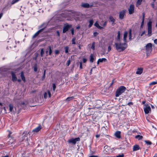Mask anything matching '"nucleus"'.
Returning a JSON list of instances; mask_svg holds the SVG:
<instances>
[{
  "mask_svg": "<svg viewBox=\"0 0 157 157\" xmlns=\"http://www.w3.org/2000/svg\"><path fill=\"white\" fill-rule=\"evenodd\" d=\"M115 44L117 50L119 52L123 51L127 47V44L125 43L123 44L116 43Z\"/></svg>",
  "mask_w": 157,
  "mask_h": 157,
  "instance_id": "nucleus-1",
  "label": "nucleus"
},
{
  "mask_svg": "<svg viewBox=\"0 0 157 157\" xmlns=\"http://www.w3.org/2000/svg\"><path fill=\"white\" fill-rule=\"evenodd\" d=\"M126 90V88L123 86H121L117 90L116 93V96L118 97L124 93Z\"/></svg>",
  "mask_w": 157,
  "mask_h": 157,
  "instance_id": "nucleus-2",
  "label": "nucleus"
},
{
  "mask_svg": "<svg viewBox=\"0 0 157 157\" xmlns=\"http://www.w3.org/2000/svg\"><path fill=\"white\" fill-rule=\"evenodd\" d=\"M152 22L151 21H149L147 23V35L148 36H150L151 35L152 33Z\"/></svg>",
  "mask_w": 157,
  "mask_h": 157,
  "instance_id": "nucleus-3",
  "label": "nucleus"
},
{
  "mask_svg": "<svg viewBox=\"0 0 157 157\" xmlns=\"http://www.w3.org/2000/svg\"><path fill=\"white\" fill-rule=\"evenodd\" d=\"M144 109L146 114H148L151 112V108L150 106L148 104H146L144 105Z\"/></svg>",
  "mask_w": 157,
  "mask_h": 157,
  "instance_id": "nucleus-4",
  "label": "nucleus"
},
{
  "mask_svg": "<svg viewBox=\"0 0 157 157\" xmlns=\"http://www.w3.org/2000/svg\"><path fill=\"white\" fill-rule=\"evenodd\" d=\"M152 44L150 43L147 44L146 46V49L147 54L150 53L152 51Z\"/></svg>",
  "mask_w": 157,
  "mask_h": 157,
  "instance_id": "nucleus-5",
  "label": "nucleus"
},
{
  "mask_svg": "<svg viewBox=\"0 0 157 157\" xmlns=\"http://www.w3.org/2000/svg\"><path fill=\"white\" fill-rule=\"evenodd\" d=\"M80 139L79 137L76 138L75 139L72 138L68 141V142L69 143H71L73 144H75L77 142L80 141Z\"/></svg>",
  "mask_w": 157,
  "mask_h": 157,
  "instance_id": "nucleus-6",
  "label": "nucleus"
},
{
  "mask_svg": "<svg viewBox=\"0 0 157 157\" xmlns=\"http://www.w3.org/2000/svg\"><path fill=\"white\" fill-rule=\"evenodd\" d=\"M29 134V132H24L22 134V136L20 138V141H23V140L25 141L27 140V136Z\"/></svg>",
  "mask_w": 157,
  "mask_h": 157,
  "instance_id": "nucleus-7",
  "label": "nucleus"
},
{
  "mask_svg": "<svg viewBox=\"0 0 157 157\" xmlns=\"http://www.w3.org/2000/svg\"><path fill=\"white\" fill-rule=\"evenodd\" d=\"M72 27L71 25H69L67 24H65L63 29V33H66L69 29Z\"/></svg>",
  "mask_w": 157,
  "mask_h": 157,
  "instance_id": "nucleus-8",
  "label": "nucleus"
},
{
  "mask_svg": "<svg viewBox=\"0 0 157 157\" xmlns=\"http://www.w3.org/2000/svg\"><path fill=\"white\" fill-rule=\"evenodd\" d=\"M134 6L133 5H131L128 8L129 13L130 14H132L134 13Z\"/></svg>",
  "mask_w": 157,
  "mask_h": 157,
  "instance_id": "nucleus-9",
  "label": "nucleus"
},
{
  "mask_svg": "<svg viewBox=\"0 0 157 157\" xmlns=\"http://www.w3.org/2000/svg\"><path fill=\"white\" fill-rule=\"evenodd\" d=\"M81 6L83 8H88L92 7L93 5H90L89 3H82L81 4Z\"/></svg>",
  "mask_w": 157,
  "mask_h": 157,
  "instance_id": "nucleus-10",
  "label": "nucleus"
},
{
  "mask_svg": "<svg viewBox=\"0 0 157 157\" xmlns=\"http://www.w3.org/2000/svg\"><path fill=\"white\" fill-rule=\"evenodd\" d=\"M126 10H124L121 11L119 13V18L122 19L124 18V16Z\"/></svg>",
  "mask_w": 157,
  "mask_h": 157,
  "instance_id": "nucleus-11",
  "label": "nucleus"
},
{
  "mask_svg": "<svg viewBox=\"0 0 157 157\" xmlns=\"http://www.w3.org/2000/svg\"><path fill=\"white\" fill-rule=\"evenodd\" d=\"M128 34V32L126 31H125L124 34L123 40L124 42L125 43L127 42L126 38L127 37Z\"/></svg>",
  "mask_w": 157,
  "mask_h": 157,
  "instance_id": "nucleus-12",
  "label": "nucleus"
},
{
  "mask_svg": "<svg viewBox=\"0 0 157 157\" xmlns=\"http://www.w3.org/2000/svg\"><path fill=\"white\" fill-rule=\"evenodd\" d=\"M121 132L120 131H117L114 133L115 136L117 138L120 139L121 138Z\"/></svg>",
  "mask_w": 157,
  "mask_h": 157,
  "instance_id": "nucleus-13",
  "label": "nucleus"
},
{
  "mask_svg": "<svg viewBox=\"0 0 157 157\" xmlns=\"http://www.w3.org/2000/svg\"><path fill=\"white\" fill-rule=\"evenodd\" d=\"M41 126L40 125H39L38 127L33 130V132L34 133L37 132L41 129Z\"/></svg>",
  "mask_w": 157,
  "mask_h": 157,
  "instance_id": "nucleus-14",
  "label": "nucleus"
},
{
  "mask_svg": "<svg viewBox=\"0 0 157 157\" xmlns=\"http://www.w3.org/2000/svg\"><path fill=\"white\" fill-rule=\"evenodd\" d=\"M45 28V27H44V28H42L41 29H40V30H38L37 32H36L33 35V38H35V37H36V36H37L40 33V32H42L43 30L44 29V28Z\"/></svg>",
  "mask_w": 157,
  "mask_h": 157,
  "instance_id": "nucleus-15",
  "label": "nucleus"
},
{
  "mask_svg": "<svg viewBox=\"0 0 157 157\" xmlns=\"http://www.w3.org/2000/svg\"><path fill=\"white\" fill-rule=\"evenodd\" d=\"M140 147L138 145H135L133 146V151H135L139 150Z\"/></svg>",
  "mask_w": 157,
  "mask_h": 157,
  "instance_id": "nucleus-16",
  "label": "nucleus"
},
{
  "mask_svg": "<svg viewBox=\"0 0 157 157\" xmlns=\"http://www.w3.org/2000/svg\"><path fill=\"white\" fill-rule=\"evenodd\" d=\"M12 80L13 82H15L17 80V78L16 76V75L14 73L12 72L11 73Z\"/></svg>",
  "mask_w": 157,
  "mask_h": 157,
  "instance_id": "nucleus-17",
  "label": "nucleus"
},
{
  "mask_svg": "<svg viewBox=\"0 0 157 157\" xmlns=\"http://www.w3.org/2000/svg\"><path fill=\"white\" fill-rule=\"evenodd\" d=\"M143 72V69L142 68H138L136 73L137 74L140 75Z\"/></svg>",
  "mask_w": 157,
  "mask_h": 157,
  "instance_id": "nucleus-18",
  "label": "nucleus"
},
{
  "mask_svg": "<svg viewBox=\"0 0 157 157\" xmlns=\"http://www.w3.org/2000/svg\"><path fill=\"white\" fill-rule=\"evenodd\" d=\"M21 77L22 79V80L25 82V78L24 76V73L23 72H21Z\"/></svg>",
  "mask_w": 157,
  "mask_h": 157,
  "instance_id": "nucleus-19",
  "label": "nucleus"
},
{
  "mask_svg": "<svg viewBox=\"0 0 157 157\" xmlns=\"http://www.w3.org/2000/svg\"><path fill=\"white\" fill-rule=\"evenodd\" d=\"M48 50H49V55H51L52 53V48L50 46H49L48 47Z\"/></svg>",
  "mask_w": 157,
  "mask_h": 157,
  "instance_id": "nucleus-20",
  "label": "nucleus"
},
{
  "mask_svg": "<svg viewBox=\"0 0 157 157\" xmlns=\"http://www.w3.org/2000/svg\"><path fill=\"white\" fill-rule=\"evenodd\" d=\"M129 40L130 41H131L132 40V30L131 29H130L129 30Z\"/></svg>",
  "mask_w": 157,
  "mask_h": 157,
  "instance_id": "nucleus-21",
  "label": "nucleus"
},
{
  "mask_svg": "<svg viewBox=\"0 0 157 157\" xmlns=\"http://www.w3.org/2000/svg\"><path fill=\"white\" fill-rule=\"evenodd\" d=\"M121 33L120 31H118V35L117 36V41H120V36H121Z\"/></svg>",
  "mask_w": 157,
  "mask_h": 157,
  "instance_id": "nucleus-22",
  "label": "nucleus"
},
{
  "mask_svg": "<svg viewBox=\"0 0 157 157\" xmlns=\"http://www.w3.org/2000/svg\"><path fill=\"white\" fill-rule=\"evenodd\" d=\"M94 58L93 55L92 54H91L90 55V61L91 63H93V62L94 60Z\"/></svg>",
  "mask_w": 157,
  "mask_h": 157,
  "instance_id": "nucleus-23",
  "label": "nucleus"
},
{
  "mask_svg": "<svg viewBox=\"0 0 157 157\" xmlns=\"http://www.w3.org/2000/svg\"><path fill=\"white\" fill-rule=\"evenodd\" d=\"M89 25L88 26H89V27L90 28L91 27L92 25L93 24V20H90L89 21Z\"/></svg>",
  "mask_w": 157,
  "mask_h": 157,
  "instance_id": "nucleus-24",
  "label": "nucleus"
},
{
  "mask_svg": "<svg viewBox=\"0 0 157 157\" xmlns=\"http://www.w3.org/2000/svg\"><path fill=\"white\" fill-rule=\"evenodd\" d=\"M143 0H137V1L136 2V6H138L140 5L141 3Z\"/></svg>",
  "mask_w": 157,
  "mask_h": 157,
  "instance_id": "nucleus-25",
  "label": "nucleus"
},
{
  "mask_svg": "<svg viewBox=\"0 0 157 157\" xmlns=\"http://www.w3.org/2000/svg\"><path fill=\"white\" fill-rule=\"evenodd\" d=\"M100 62L101 63L103 62H105L107 61V59L105 58H102L101 59H99Z\"/></svg>",
  "mask_w": 157,
  "mask_h": 157,
  "instance_id": "nucleus-26",
  "label": "nucleus"
},
{
  "mask_svg": "<svg viewBox=\"0 0 157 157\" xmlns=\"http://www.w3.org/2000/svg\"><path fill=\"white\" fill-rule=\"evenodd\" d=\"M73 97H68L66 99V101H70L71 100H72L73 99Z\"/></svg>",
  "mask_w": 157,
  "mask_h": 157,
  "instance_id": "nucleus-27",
  "label": "nucleus"
},
{
  "mask_svg": "<svg viewBox=\"0 0 157 157\" xmlns=\"http://www.w3.org/2000/svg\"><path fill=\"white\" fill-rule=\"evenodd\" d=\"M136 138L138 139L139 140L143 138V136H141L138 135L135 136Z\"/></svg>",
  "mask_w": 157,
  "mask_h": 157,
  "instance_id": "nucleus-28",
  "label": "nucleus"
},
{
  "mask_svg": "<svg viewBox=\"0 0 157 157\" xmlns=\"http://www.w3.org/2000/svg\"><path fill=\"white\" fill-rule=\"evenodd\" d=\"M157 83V81H153L151 82H150L149 84V85H154L156 84Z\"/></svg>",
  "mask_w": 157,
  "mask_h": 157,
  "instance_id": "nucleus-29",
  "label": "nucleus"
},
{
  "mask_svg": "<svg viewBox=\"0 0 157 157\" xmlns=\"http://www.w3.org/2000/svg\"><path fill=\"white\" fill-rule=\"evenodd\" d=\"M109 19L113 23H114L115 21V20L114 19V18L111 16L109 17Z\"/></svg>",
  "mask_w": 157,
  "mask_h": 157,
  "instance_id": "nucleus-30",
  "label": "nucleus"
},
{
  "mask_svg": "<svg viewBox=\"0 0 157 157\" xmlns=\"http://www.w3.org/2000/svg\"><path fill=\"white\" fill-rule=\"evenodd\" d=\"M13 106L11 104H10L9 105V110L10 112H11L13 109Z\"/></svg>",
  "mask_w": 157,
  "mask_h": 157,
  "instance_id": "nucleus-31",
  "label": "nucleus"
},
{
  "mask_svg": "<svg viewBox=\"0 0 157 157\" xmlns=\"http://www.w3.org/2000/svg\"><path fill=\"white\" fill-rule=\"evenodd\" d=\"M65 52L66 53H68V52L69 47L68 46H66L65 48Z\"/></svg>",
  "mask_w": 157,
  "mask_h": 157,
  "instance_id": "nucleus-32",
  "label": "nucleus"
},
{
  "mask_svg": "<svg viewBox=\"0 0 157 157\" xmlns=\"http://www.w3.org/2000/svg\"><path fill=\"white\" fill-rule=\"evenodd\" d=\"M20 0H13V1H12V2H11V4H14V3L17 2Z\"/></svg>",
  "mask_w": 157,
  "mask_h": 157,
  "instance_id": "nucleus-33",
  "label": "nucleus"
},
{
  "mask_svg": "<svg viewBox=\"0 0 157 157\" xmlns=\"http://www.w3.org/2000/svg\"><path fill=\"white\" fill-rule=\"evenodd\" d=\"M91 48L93 50H94L95 49V42H93L92 45V46L91 47Z\"/></svg>",
  "mask_w": 157,
  "mask_h": 157,
  "instance_id": "nucleus-34",
  "label": "nucleus"
},
{
  "mask_svg": "<svg viewBox=\"0 0 157 157\" xmlns=\"http://www.w3.org/2000/svg\"><path fill=\"white\" fill-rule=\"evenodd\" d=\"M33 70L34 71L36 72L37 71V67L36 64H35L33 67Z\"/></svg>",
  "mask_w": 157,
  "mask_h": 157,
  "instance_id": "nucleus-35",
  "label": "nucleus"
},
{
  "mask_svg": "<svg viewBox=\"0 0 157 157\" xmlns=\"http://www.w3.org/2000/svg\"><path fill=\"white\" fill-rule=\"evenodd\" d=\"M44 54V51L43 49L41 50L40 54L41 56H43Z\"/></svg>",
  "mask_w": 157,
  "mask_h": 157,
  "instance_id": "nucleus-36",
  "label": "nucleus"
},
{
  "mask_svg": "<svg viewBox=\"0 0 157 157\" xmlns=\"http://www.w3.org/2000/svg\"><path fill=\"white\" fill-rule=\"evenodd\" d=\"M145 142L147 144V145H151V142L148 141L146 140L145 141Z\"/></svg>",
  "mask_w": 157,
  "mask_h": 157,
  "instance_id": "nucleus-37",
  "label": "nucleus"
},
{
  "mask_svg": "<svg viewBox=\"0 0 157 157\" xmlns=\"http://www.w3.org/2000/svg\"><path fill=\"white\" fill-rule=\"evenodd\" d=\"M71 63V61L70 59H69L67 62V63H66V65H67V66H69V65Z\"/></svg>",
  "mask_w": 157,
  "mask_h": 157,
  "instance_id": "nucleus-38",
  "label": "nucleus"
},
{
  "mask_svg": "<svg viewBox=\"0 0 157 157\" xmlns=\"http://www.w3.org/2000/svg\"><path fill=\"white\" fill-rule=\"evenodd\" d=\"M144 20H143V19H142V21L141 22V27L142 28L143 27L144 25Z\"/></svg>",
  "mask_w": 157,
  "mask_h": 157,
  "instance_id": "nucleus-39",
  "label": "nucleus"
},
{
  "mask_svg": "<svg viewBox=\"0 0 157 157\" xmlns=\"http://www.w3.org/2000/svg\"><path fill=\"white\" fill-rule=\"evenodd\" d=\"M94 25L96 27H97V28L99 26V24H98V22H96L94 24Z\"/></svg>",
  "mask_w": 157,
  "mask_h": 157,
  "instance_id": "nucleus-40",
  "label": "nucleus"
},
{
  "mask_svg": "<svg viewBox=\"0 0 157 157\" xmlns=\"http://www.w3.org/2000/svg\"><path fill=\"white\" fill-rule=\"evenodd\" d=\"M75 38H73L72 39V44H75Z\"/></svg>",
  "mask_w": 157,
  "mask_h": 157,
  "instance_id": "nucleus-41",
  "label": "nucleus"
},
{
  "mask_svg": "<svg viewBox=\"0 0 157 157\" xmlns=\"http://www.w3.org/2000/svg\"><path fill=\"white\" fill-rule=\"evenodd\" d=\"M48 94L47 92H45L44 94V97L45 98H46L47 97Z\"/></svg>",
  "mask_w": 157,
  "mask_h": 157,
  "instance_id": "nucleus-42",
  "label": "nucleus"
},
{
  "mask_svg": "<svg viewBox=\"0 0 157 157\" xmlns=\"http://www.w3.org/2000/svg\"><path fill=\"white\" fill-rule=\"evenodd\" d=\"M55 53L56 54H58L59 53V51L58 50H56L55 51Z\"/></svg>",
  "mask_w": 157,
  "mask_h": 157,
  "instance_id": "nucleus-43",
  "label": "nucleus"
},
{
  "mask_svg": "<svg viewBox=\"0 0 157 157\" xmlns=\"http://www.w3.org/2000/svg\"><path fill=\"white\" fill-rule=\"evenodd\" d=\"M53 90H55L56 88V86L55 84L54 83L53 84Z\"/></svg>",
  "mask_w": 157,
  "mask_h": 157,
  "instance_id": "nucleus-44",
  "label": "nucleus"
},
{
  "mask_svg": "<svg viewBox=\"0 0 157 157\" xmlns=\"http://www.w3.org/2000/svg\"><path fill=\"white\" fill-rule=\"evenodd\" d=\"M71 34L72 35L74 34V29L73 28L71 29Z\"/></svg>",
  "mask_w": 157,
  "mask_h": 157,
  "instance_id": "nucleus-45",
  "label": "nucleus"
},
{
  "mask_svg": "<svg viewBox=\"0 0 157 157\" xmlns=\"http://www.w3.org/2000/svg\"><path fill=\"white\" fill-rule=\"evenodd\" d=\"M47 94H48V95L49 97V98L50 97H51V93L50 92V91H48Z\"/></svg>",
  "mask_w": 157,
  "mask_h": 157,
  "instance_id": "nucleus-46",
  "label": "nucleus"
},
{
  "mask_svg": "<svg viewBox=\"0 0 157 157\" xmlns=\"http://www.w3.org/2000/svg\"><path fill=\"white\" fill-rule=\"evenodd\" d=\"M111 50V48L110 45H109L108 47V51L109 52Z\"/></svg>",
  "mask_w": 157,
  "mask_h": 157,
  "instance_id": "nucleus-47",
  "label": "nucleus"
},
{
  "mask_svg": "<svg viewBox=\"0 0 157 157\" xmlns=\"http://www.w3.org/2000/svg\"><path fill=\"white\" fill-rule=\"evenodd\" d=\"M82 62H80V69H82Z\"/></svg>",
  "mask_w": 157,
  "mask_h": 157,
  "instance_id": "nucleus-48",
  "label": "nucleus"
},
{
  "mask_svg": "<svg viewBox=\"0 0 157 157\" xmlns=\"http://www.w3.org/2000/svg\"><path fill=\"white\" fill-rule=\"evenodd\" d=\"M83 62L84 63H85L87 61V59L86 58H83Z\"/></svg>",
  "mask_w": 157,
  "mask_h": 157,
  "instance_id": "nucleus-49",
  "label": "nucleus"
},
{
  "mask_svg": "<svg viewBox=\"0 0 157 157\" xmlns=\"http://www.w3.org/2000/svg\"><path fill=\"white\" fill-rule=\"evenodd\" d=\"M142 15H143V17H142V19H143V20H144V17H145V14L144 13H142Z\"/></svg>",
  "mask_w": 157,
  "mask_h": 157,
  "instance_id": "nucleus-50",
  "label": "nucleus"
},
{
  "mask_svg": "<svg viewBox=\"0 0 157 157\" xmlns=\"http://www.w3.org/2000/svg\"><path fill=\"white\" fill-rule=\"evenodd\" d=\"M145 33V31H143L141 34H140V36H142Z\"/></svg>",
  "mask_w": 157,
  "mask_h": 157,
  "instance_id": "nucleus-51",
  "label": "nucleus"
},
{
  "mask_svg": "<svg viewBox=\"0 0 157 157\" xmlns=\"http://www.w3.org/2000/svg\"><path fill=\"white\" fill-rule=\"evenodd\" d=\"M98 33L97 32H95L94 33V36H96L98 34Z\"/></svg>",
  "mask_w": 157,
  "mask_h": 157,
  "instance_id": "nucleus-52",
  "label": "nucleus"
},
{
  "mask_svg": "<svg viewBox=\"0 0 157 157\" xmlns=\"http://www.w3.org/2000/svg\"><path fill=\"white\" fill-rule=\"evenodd\" d=\"M98 29H103V27L101 26L100 25H99V26L98 27Z\"/></svg>",
  "mask_w": 157,
  "mask_h": 157,
  "instance_id": "nucleus-53",
  "label": "nucleus"
},
{
  "mask_svg": "<svg viewBox=\"0 0 157 157\" xmlns=\"http://www.w3.org/2000/svg\"><path fill=\"white\" fill-rule=\"evenodd\" d=\"M154 42L155 44H157V39L154 40Z\"/></svg>",
  "mask_w": 157,
  "mask_h": 157,
  "instance_id": "nucleus-54",
  "label": "nucleus"
},
{
  "mask_svg": "<svg viewBox=\"0 0 157 157\" xmlns=\"http://www.w3.org/2000/svg\"><path fill=\"white\" fill-rule=\"evenodd\" d=\"M45 78V75H43L42 77V80H43L44 79V78Z\"/></svg>",
  "mask_w": 157,
  "mask_h": 157,
  "instance_id": "nucleus-55",
  "label": "nucleus"
},
{
  "mask_svg": "<svg viewBox=\"0 0 157 157\" xmlns=\"http://www.w3.org/2000/svg\"><path fill=\"white\" fill-rule=\"evenodd\" d=\"M106 23H107V22L106 21L105 22V23H104V24H103V25H102L103 26H105L106 25Z\"/></svg>",
  "mask_w": 157,
  "mask_h": 157,
  "instance_id": "nucleus-56",
  "label": "nucleus"
},
{
  "mask_svg": "<svg viewBox=\"0 0 157 157\" xmlns=\"http://www.w3.org/2000/svg\"><path fill=\"white\" fill-rule=\"evenodd\" d=\"M2 15H3V13H0V19H1V18L2 17Z\"/></svg>",
  "mask_w": 157,
  "mask_h": 157,
  "instance_id": "nucleus-57",
  "label": "nucleus"
},
{
  "mask_svg": "<svg viewBox=\"0 0 157 157\" xmlns=\"http://www.w3.org/2000/svg\"><path fill=\"white\" fill-rule=\"evenodd\" d=\"M100 136V135H96V137L97 138H98Z\"/></svg>",
  "mask_w": 157,
  "mask_h": 157,
  "instance_id": "nucleus-58",
  "label": "nucleus"
},
{
  "mask_svg": "<svg viewBox=\"0 0 157 157\" xmlns=\"http://www.w3.org/2000/svg\"><path fill=\"white\" fill-rule=\"evenodd\" d=\"M113 80L112 82L110 83V86H111L113 84Z\"/></svg>",
  "mask_w": 157,
  "mask_h": 157,
  "instance_id": "nucleus-59",
  "label": "nucleus"
},
{
  "mask_svg": "<svg viewBox=\"0 0 157 157\" xmlns=\"http://www.w3.org/2000/svg\"><path fill=\"white\" fill-rule=\"evenodd\" d=\"M56 32H57V35L58 36H59L60 34H59V32L58 31H57Z\"/></svg>",
  "mask_w": 157,
  "mask_h": 157,
  "instance_id": "nucleus-60",
  "label": "nucleus"
},
{
  "mask_svg": "<svg viewBox=\"0 0 157 157\" xmlns=\"http://www.w3.org/2000/svg\"><path fill=\"white\" fill-rule=\"evenodd\" d=\"M80 28V26H78L76 27V28L77 29H79Z\"/></svg>",
  "mask_w": 157,
  "mask_h": 157,
  "instance_id": "nucleus-61",
  "label": "nucleus"
},
{
  "mask_svg": "<svg viewBox=\"0 0 157 157\" xmlns=\"http://www.w3.org/2000/svg\"><path fill=\"white\" fill-rule=\"evenodd\" d=\"M92 68L90 70V74H92Z\"/></svg>",
  "mask_w": 157,
  "mask_h": 157,
  "instance_id": "nucleus-62",
  "label": "nucleus"
},
{
  "mask_svg": "<svg viewBox=\"0 0 157 157\" xmlns=\"http://www.w3.org/2000/svg\"><path fill=\"white\" fill-rule=\"evenodd\" d=\"M100 62V61L99 59H98L97 61V64H98Z\"/></svg>",
  "mask_w": 157,
  "mask_h": 157,
  "instance_id": "nucleus-63",
  "label": "nucleus"
},
{
  "mask_svg": "<svg viewBox=\"0 0 157 157\" xmlns=\"http://www.w3.org/2000/svg\"><path fill=\"white\" fill-rule=\"evenodd\" d=\"M79 155L80 156H82L83 155V154L82 153H79Z\"/></svg>",
  "mask_w": 157,
  "mask_h": 157,
  "instance_id": "nucleus-64",
  "label": "nucleus"
}]
</instances>
